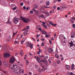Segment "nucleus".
<instances>
[{
    "mask_svg": "<svg viewBox=\"0 0 75 75\" xmlns=\"http://www.w3.org/2000/svg\"><path fill=\"white\" fill-rule=\"evenodd\" d=\"M70 21L72 23H74V21L73 20V19H72H72H70Z\"/></svg>",
    "mask_w": 75,
    "mask_h": 75,
    "instance_id": "c85d7f7f",
    "label": "nucleus"
},
{
    "mask_svg": "<svg viewBox=\"0 0 75 75\" xmlns=\"http://www.w3.org/2000/svg\"><path fill=\"white\" fill-rule=\"evenodd\" d=\"M41 17H42L43 18H45V16L44 15H41Z\"/></svg>",
    "mask_w": 75,
    "mask_h": 75,
    "instance_id": "c03bdc74",
    "label": "nucleus"
},
{
    "mask_svg": "<svg viewBox=\"0 0 75 75\" xmlns=\"http://www.w3.org/2000/svg\"><path fill=\"white\" fill-rule=\"evenodd\" d=\"M29 55H30V56L32 55V54H31V53H30V52H29Z\"/></svg>",
    "mask_w": 75,
    "mask_h": 75,
    "instance_id": "e2e57ef3",
    "label": "nucleus"
},
{
    "mask_svg": "<svg viewBox=\"0 0 75 75\" xmlns=\"http://www.w3.org/2000/svg\"><path fill=\"white\" fill-rule=\"evenodd\" d=\"M71 37L72 38H74V36L73 35V34L72 35H71Z\"/></svg>",
    "mask_w": 75,
    "mask_h": 75,
    "instance_id": "13d9d810",
    "label": "nucleus"
},
{
    "mask_svg": "<svg viewBox=\"0 0 75 75\" xmlns=\"http://www.w3.org/2000/svg\"><path fill=\"white\" fill-rule=\"evenodd\" d=\"M27 29H29L30 27L29 26H27L26 27Z\"/></svg>",
    "mask_w": 75,
    "mask_h": 75,
    "instance_id": "4c0bfd02",
    "label": "nucleus"
},
{
    "mask_svg": "<svg viewBox=\"0 0 75 75\" xmlns=\"http://www.w3.org/2000/svg\"><path fill=\"white\" fill-rule=\"evenodd\" d=\"M29 8V7H27L26 10H28Z\"/></svg>",
    "mask_w": 75,
    "mask_h": 75,
    "instance_id": "680f3d73",
    "label": "nucleus"
},
{
    "mask_svg": "<svg viewBox=\"0 0 75 75\" xmlns=\"http://www.w3.org/2000/svg\"><path fill=\"white\" fill-rule=\"evenodd\" d=\"M72 27L73 28H75V24H73Z\"/></svg>",
    "mask_w": 75,
    "mask_h": 75,
    "instance_id": "f704fd0d",
    "label": "nucleus"
},
{
    "mask_svg": "<svg viewBox=\"0 0 75 75\" xmlns=\"http://www.w3.org/2000/svg\"><path fill=\"white\" fill-rule=\"evenodd\" d=\"M33 44H31V46H29V47H30V48H31V49H32L33 48Z\"/></svg>",
    "mask_w": 75,
    "mask_h": 75,
    "instance_id": "c756f323",
    "label": "nucleus"
},
{
    "mask_svg": "<svg viewBox=\"0 0 75 75\" xmlns=\"http://www.w3.org/2000/svg\"><path fill=\"white\" fill-rule=\"evenodd\" d=\"M4 65L5 67H7L8 66L7 63L5 62H4Z\"/></svg>",
    "mask_w": 75,
    "mask_h": 75,
    "instance_id": "9b49d317",
    "label": "nucleus"
},
{
    "mask_svg": "<svg viewBox=\"0 0 75 75\" xmlns=\"http://www.w3.org/2000/svg\"><path fill=\"white\" fill-rule=\"evenodd\" d=\"M11 7H13V10H16V8H17V7L14 4H12Z\"/></svg>",
    "mask_w": 75,
    "mask_h": 75,
    "instance_id": "6e6552de",
    "label": "nucleus"
},
{
    "mask_svg": "<svg viewBox=\"0 0 75 75\" xmlns=\"http://www.w3.org/2000/svg\"><path fill=\"white\" fill-rule=\"evenodd\" d=\"M66 67L67 69H69L70 68V66H69V65H66Z\"/></svg>",
    "mask_w": 75,
    "mask_h": 75,
    "instance_id": "4be33fe9",
    "label": "nucleus"
},
{
    "mask_svg": "<svg viewBox=\"0 0 75 75\" xmlns=\"http://www.w3.org/2000/svg\"><path fill=\"white\" fill-rule=\"evenodd\" d=\"M23 9H26V7L25 6H23Z\"/></svg>",
    "mask_w": 75,
    "mask_h": 75,
    "instance_id": "de8ad7c7",
    "label": "nucleus"
},
{
    "mask_svg": "<svg viewBox=\"0 0 75 75\" xmlns=\"http://www.w3.org/2000/svg\"><path fill=\"white\" fill-rule=\"evenodd\" d=\"M13 21L14 22L15 24H17L18 22V18L16 17L13 19Z\"/></svg>",
    "mask_w": 75,
    "mask_h": 75,
    "instance_id": "39448f33",
    "label": "nucleus"
},
{
    "mask_svg": "<svg viewBox=\"0 0 75 75\" xmlns=\"http://www.w3.org/2000/svg\"><path fill=\"white\" fill-rule=\"evenodd\" d=\"M23 50H21L20 52V55L21 56H23Z\"/></svg>",
    "mask_w": 75,
    "mask_h": 75,
    "instance_id": "aec40b11",
    "label": "nucleus"
},
{
    "mask_svg": "<svg viewBox=\"0 0 75 75\" xmlns=\"http://www.w3.org/2000/svg\"><path fill=\"white\" fill-rule=\"evenodd\" d=\"M41 33L43 35H45V34H47V33H48L47 32V31H45V30H42Z\"/></svg>",
    "mask_w": 75,
    "mask_h": 75,
    "instance_id": "1a4fd4ad",
    "label": "nucleus"
},
{
    "mask_svg": "<svg viewBox=\"0 0 75 75\" xmlns=\"http://www.w3.org/2000/svg\"><path fill=\"white\" fill-rule=\"evenodd\" d=\"M45 60L44 59H41V60H40H40H39V63H40L41 62H44L45 63Z\"/></svg>",
    "mask_w": 75,
    "mask_h": 75,
    "instance_id": "4468645a",
    "label": "nucleus"
},
{
    "mask_svg": "<svg viewBox=\"0 0 75 75\" xmlns=\"http://www.w3.org/2000/svg\"><path fill=\"white\" fill-rule=\"evenodd\" d=\"M44 45H45V43L44 42H42L41 45L42 47H44Z\"/></svg>",
    "mask_w": 75,
    "mask_h": 75,
    "instance_id": "72a5a7b5",
    "label": "nucleus"
},
{
    "mask_svg": "<svg viewBox=\"0 0 75 75\" xmlns=\"http://www.w3.org/2000/svg\"><path fill=\"white\" fill-rule=\"evenodd\" d=\"M35 58L36 59H37V61H38V62L39 63L40 60V58H39L37 56L36 57V56H35Z\"/></svg>",
    "mask_w": 75,
    "mask_h": 75,
    "instance_id": "9d476101",
    "label": "nucleus"
},
{
    "mask_svg": "<svg viewBox=\"0 0 75 75\" xmlns=\"http://www.w3.org/2000/svg\"><path fill=\"white\" fill-rule=\"evenodd\" d=\"M49 23L52 26H56V24H54V23H53L52 22H50Z\"/></svg>",
    "mask_w": 75,
    "mask_h": 75,
    "instance_id": "f8f14e48",
    "label": "nucleus"
},
{
    "mask_svg": "<svg viewBox=\"0 0 75 75\" xmlns=\"http://www.w3.org/2000/svg\"><path fill=\"white\" fill-rule=\"evenodd\" d=\"M18 64L19 65H21V63L20 61H18Z\"/></svg>",
    "mask_w": 75,
    "mask_h": 75,
    "instance_id": "864d4df0",
    "label": "nucleus"
},
{
    "mask_svg": "<svg viewBox=\"0 0 75 75\" xmlns=\"http://www.w3.org/2000/svg\"><path fill=\"white\" fill-rule=\"evenodd\" d=\"M52 65L54 66H56V63L55 62H53Z\"/></svg>",
    "mask_w": 75,
    "mask_h": 75,
    "instance_id": "a878e982",
    "label": "nucleus"
},
{
    "mask_svg": "<svg viewBox=\"0 0 75 75\" xmlns=\"http://www.w3.org/2000/svg\"><path fill=\"white\" fill-rule=\"evenodd\" d=\"M46 15L47 16H50V14L49 13H48V12H47V11H46Z\"/></svg>",
    "mask_w": 75,
    "mask_h": 75,
    "instance_id": "bb28decb",
    "label": "nucleus"
},
{
    "mask_svg": "<svg viewBox=\"0 0 75 75\" xmlns=\"http://www.w3.org/2000/svg\"><path fill=\"white\" fill-rule=\"evenodd\" d=\"M34 8H37L38 7V5H37V4H34Z\"/></svg>",
    "mask_w": 75,
    "mask_h": 75,
    "instance_id": "b1692460",
    "label": "nucleus"
},
{
    "mask_svg": "<svg viewBox=\"0 0 75 75\" xmlns=\"http://www.w3.org/2000/svg\"><path fill=\"white\" fill-rule=\"evenodd\" d=\"M18 74H20L21 73V72H17Z\"/></svg>",
    "mask_w": 75,
    "mask_h": 75,
    "instance_id": "5fc2aeb1",
    "label": "nucleus"
},
{
    "mask_svg": "<svg viewBox=\"0 0 75 75\" xmlns=\"http://www.w3.org/2000/svg\"><path fill=\"white\" fill-rule=\"evenodd\" d=\"M16 34V33H13V37H14L15 35Z\"/></svg>",
    "mask_w": 75,
    "mask_h": 75,
    "instance_id": "49530a36",
    "label": "nucleus"
},
{
    "mask_svg": "<svg viewBox=\"0 0 75 75\" xmlns=\"http://www.w3.org/2000/svg\"><path fill=\"white\" fill-rule=\"evenodd\" d=\"M60 7H57V10H60Z\"/></svg>",
    "mask_w": 75,
    "mask_h": 75,
    "instance_id": "09e8293b",
    "label": "nucleus"
},
{
    "mask_svg": "<svg viewBox=\"0 0 75 75\" xmlns=\"http://www.w3.org/2000/svg\"><path fill=\"white\" fill-rule=\"evenodd\" d=\"M35 67H36V68H37V67H38V66L37 65H35Z\"/></svg>",
    "mask_w": 75,
    "mask_h": 75,
    "instance_id": "69168bd1",
    "label": "nucleus"
},
{
    "mask_svg": "<svg viewBox=\"0 0 75 75\" xmlns=\"http://www.w3.org/2000/svg\"><path fill=\"white\" fill-rule=\"evenodd\" d=\"M45 64V65H46V67H48V65H47L48 64V62H47V61H46V60H45V63H44Z\"/></svg>",
    "mask_w": 75,
    "mask_h": 75,
    "instance_id": "2eb2a0df",
    "label": "nucleus"
},
{
    "mask_svg": "<svg viewBox=\"0 0 75 75\" xmlns=\"http://www.w3.org/2000/svg\"><path fill=\"white\" fill-rule=\"evenodd\" d=\"M74 40L73 39H72L69 42V44L70 45V48L72 50H75V45H74Z\"/></svg>",
    "mask_w": 75,
    "mask_h": 75,
    "instance_id": "f03ea898",
    "label": "nucleus"
},
{
    "mask_svg": "<svg viewBox=\"0 0 75 75\" xmlns=\"http://www.w3.org/2000/svg\"><path fill=\"white\" fill-rule=\"evenodd\" d=\"M36 69H37V71H38L39 72H41V69L40 68H37Z\"/></svg>",
    "mask_w": 75,
    "mask_h": 75,
    "instance_id": "dca6fc26",
    "label": "nucleus"
},
{
    "mask_svg": "<svg viewBox=\"0 0 75 75\" xmlns=\"http://www.w3.org/2000/svg\"><path fill=\"white\" fill-rule=\"evenodd\" d=\"M33 10L34 11L35 14H36V12L37 11V10H36L35 8H33Z\"/></svg>",
    "mask_w": 75,
    "mask_h": 75,
    "instance_id": "cd10ccee",
    "label": "nucleus"
},
{
    "mask_svg": "<svg viewBox=\"0 0 75 75\" xmlns=\"http://www.w3.org/2000/svg\"><path fill=\"white\" fill-rule=\"evenodd\" d=\"M42 13H45V14H46V11H43Z\"/></svg>",
    "mask_w": 75,
    "mask_h": 75,
    "instance_id": "a18cd8bd",
    "label": "nucleus"
},
{
    "mask_svg": "<svg viewBox=\"0 0 75 75\" xmlns=\"http://www.w3.org/2000/svg\"><path fill=\"white\" fill-rule=\"evenodd\" d=\"M30 44L29 42H26L25 43L26 45V47H29V44Z\"/></svg>",
    "mask_w": 75,
    "mask_h": 75,
    "instance_id": "ddd939ff",
    "label": "nucleus"
},
{
    "mask_svg": "<svg viewBox=\"0 0 75 75\" xmlns=\"http://www.w3.org/2000/svg\"><path fill=\"white\" fill-rule=\"evenodd\" d=\"M49 42L50 44H51L52 43V42L51 41V40H49Z\"/></svg>",
    "mask_w": 75,
    "mask_h": 75,
    "instance_id": "0e129e2a",
    "label": "nucleus"
},
{
    "mask_svg": "<svg viewBox=\"0 0 75 75\" xmlns=\"http://www.w3.org/2000/svg\"><path fill=\"white\" fill-rule=\"evenodd\" d=\"M30 13L31 14H33V10H31L30 11Z\"/></svg>",
    "mask_w": 75,
    "mask_h": 75,
    "instance_id": "ea45409f",
    "label": "nucleus"
},
{
    "mask_svg": "<svg viewBox=\"0 0 75 75\" xmlns=\"http://www.w3.org/2000/svg\"><path fill=\"white\" fill-rule=\"evenodd\" d=\"M9 20H10V18H8V21L6 23H7V24H10V21H9Z\"/></svg>",
    "mask_w": 75,
    "mask_h": 75,
    "instance_id": "2f4dec72",
    "label": "nucleus"
},
{
    "mask_svg": "<svg viewBox=\"0 0 75 75\" xmlns=\"http://www.w3.org/2000/svg\"><path fill=\"white\" fill-rule=\"evenodd\" d=\"M24 41H23V40H22V42H21V44H23V42H24Z\"/></svg>",
    "mask_w": 75,
    "mask_h": 75,
    "instance_id": "052dcab7",
    "label": "nucleus"
},
{
    "mask_svg": "<svg viewBox=\"0 0 75 75\" xmlns=\"http://www.w3.org/2000/svg\"><path fill=\"white\" fill-rule=\"evenodd\" d=\"M40 65H41V67H42L43 68H44L45 67L44 65L43 64V63H40Z\"/></svg>",
    "mask_w": 75,
    "mask_h": 75,
    "instance_id": "6ab92c4d",
    "label": "nucleus"
},
{
    "mask_svg": "<svg viewBox=\"0 0 75 75\" xmlns=\"http://www.w3.org/2000/svg\"><path fill=\"white\" fill-rule=\"evenodd\" d=\"M26 28H24V29H23V30L22 31H24V30H26Z\"/></svg>",
    "mask_w": 75,
    "mask_h": 75,
    "instance_id": "bf43d9fd",
    "label": "nucleus"
},
{
    "mask_svg": "<svg viewBox=\"0 0 75 75\" xmlns=\"http://www.w3.org/2000/svg\"><path fill=\"white\" fill-rule=\"evenodd\" d=\"M29 74L30 75H31L32 74V73L31 72H29Z\"/></svg>",
    "mask_w": 75,
    "mask_h": 75,
    "instance_id": "6e6d98bb",
    "label": "nucleus"
},
{
    "mask_svg": "<svg viewBox=\"0 0 75 75\" xmlns=\"http://www.w3.org/2000/svg\"><path fill=\"white\" fill-rule=\"evenodd\" d=\"M44 28H47V26L45 24V25L44 26Z\"/></svg>",
    "mask_w": 75,
    "mask_h": 75,
    "instance_id": "79ce46f5",
    "label": "nucleus"
},
{
    "mask_svg": "<svg viewBox=\"0 0 75 75\" xmlns=\"http://www.w3.org/2000/svg\"><path fill=\"white\" fill-rule=\"evenodd\" d=\"M21 19L24 22L26 23H27L29 22L30 21V19L28 18H23V17H21Z\"/></svg>",
    "mask_w": 75,
    "mask_h": 75,
    "instance_id": "7ed1b4c3",
    "label": "nucleus"
},
{
    "mask_svg": "<svg viewBox=\"0 0 75 75\" xmlns=\"http://www.w3.org/2000/svg\"><path fill=\"white\" fill-rule=\"evenodd\" d=\"M37 54L38 55H39V54H40V51H38Z\"/></svg>",
    "mask_w": 75,
    "mask_h": 75,
    "instance_id": "4d7b16f0",
    "label": "nucleus"
},
{
    "mask_svg": "<svg viewBox=\"0 0 75 75\" xmlns=\"http://www.w3.org/2000/svg\"><path fill=\"white\" fill-rule=\"evenodd\" d=\"M64 41L62 42V43L63 45H65L66 44V40H65V39H64Z\"/></svg>",
    "mask_w": 75,
    "mask_h": 75,
    "instance_id": "412c9836",
    "label": "nucleus"
},
{
    "mask_svg": "<svg viewBox=\"0 0 75 75\" xmlns=\"http://www.w3.org/2000/svg\"><path fill=\"white\" fill-rule=\"evenodd\" d=\"M65 7H63V6H61V9H62L64 8H65Z\"/></svg>",
    "mask_w": 75,
    "mask_h": 75,
    "instance_id": "37998d69",
    "label": "nucleus"
},
{
    "mask_svg": "<svg viewBox=\"0 0 75 75\" xmlns=\"http://www.w3.org/2000/svg\"><path fill=\"white\" fill-rule=\"evenodd\" d=\"M59 39H62V40L63 39H66V38L65 37H64V35H59Z\"/></svg>",
    "mask_w": 75,
    "mask_h": 75,
    "instance_id": "423d86ee",
    "label": "nucleus"
},
{
    "mask_svg": "<svg viewBox=\"0 0 75 75\" xmlns=\"http://www.w3.org/2000/svg\"><path fill=\"white\" fill-rule=\"evenodd\" d=\"M74 64H73L71 67V70H73L74 69Z\"/></svg>",
    "mask_w": 75,
    "mask_h": 75,
    "instance_id": "f3484780",
    "label": "nucleus"
},
{
    "mask_svg": "<svg viewBox=\"0 0 75 75\" xmlns=\"http://www.w3.org/2000/svg\"><path fill=\"white\" fill-rule=\"evenodd\" d=\"M70 74H71V75H73V72H71L70 73Z\"/></svg>",
    "mask_w": 75,
    "mask_h": 75,
    "instance_id": "338daca9",
    "label": "nucleus"
},
{
    "mask_svg": "<svg viewBox=\"0 0 75 75\" xmlns=\"http://www.w3.org/2000/svg\"><path fill=\"white\" fill-rule=\"evenodd\" d=\"M44 58L45 59H48V56H46L45 58Z\"/></svg>",
    "mask_w": 75,
    "mask_h": 75,
    "instance_id": "e433bc0d",
    "label": "nucleus"
},
{
    "mask_svg": "<svg viewBox=\"0 0 75 75\" xmlns=\"http://www.w3.org/2000/svg\"><path fill=\"white\" fill-rule=\"evenodd\" d=\"M56 63L57 64H59L60 63V60H58L56 62Z\"/></svg>",
    "mask_w": 75,
    "mask_h": 75,
    "instance_id": "5701e85b",
    "label": "nucleus"
},
{
    "mask_svg": "<svg viewBox=\"0 0 75 75\" xmlns=\"http://www.w3.org/2000/svg\"><path fill=\"white\" fill-rule=\"evenodd\" d=\"M48 61H49V62H50V63H51L52 62L51 61V60H50V59H48Z\"/></svg>",
    "mask_w": 75,
    "mask_h": 75,
    "instance_id": "8fccbe9b",
    "label": "nucleus"
},
{
    "mask_svg": "<svg viewBox=\"0 0 75 75\" xmlns=\"http://www.w3.org/2000/svg\"><path fill=\"white\" fill-rule=\"evenodd\" d=\"M4 57L5 58H7L10 57V53L8 52H5L4 54Z\"/></svg>",
    "mask_w": 75,
    "mask_h": 75,
    "instance_id": "20e7f679",
    "label": "nucleus"
},
{
    "mask_svg": "<svg viewBox=\"0 0 75 75\" xmlns=\"http://www.w3.org/2000/svg\"><path fill=\"white\" fill-rule=\"evenodd\" d=\"M50 2L49 1H47L46 2V4L47 6H49L50 5Z\"/></svg>",
    "mask_w": 75,
    "mask_h": 75,
    "instance_id": "a211bd4d",
    "label": "nucleus"
},
{
    "mask_svg": "<svg viewBox=\"0 0 75 75\" xmlns=\"http://www.w3.org/2000/svg\"><path fill=\"white\" fill-rule=\"evenodd\" d=\"M15 61L14 57L13 56L10 59V65L11 64V66L13 67L14 68H16L17 67V66L16 64H13L14 61Z\"/></svg>",
    "mask_w": 75,
    "mask_h": 75,
    "instance_id": "f257e3e1",
    "label": "nucleus"
},
{
    "mask_svg": "<svg viewBox=\"0 0 75 75\" xmlns=\"http://www.w3.org/2000/svg\"><path fill=\"white\" fill-rule=\"evenodd\" d=\"M38 30H40V31H41V32H42V28H39Z\"/></svg>",
    "mask_w": 75,
    "mask_h": 75,
    "instance_id": "c9c22d12",
    "label": "nucleus"
},
{
    "mask_svg": "<svg viewBox=\"0 0 75 75\" xmlns=\"http://www.w3.org/2000/svg\"><path fill=\"white\" fill-rule=\"evenodd\" d=\"M23 33H24L25 35H26L27 34V33L26 32H24Z\"/></svg>",
    "mask_w": 75,
    "mask_h": 75,
    "instance_id": "58836bf2",
    "label": "nucleus"
},
{
    "mask_svg": "<svg viewBox=\"0 0 75 75\" xmlns=\"http://www.w3.org/2000/svg\"><path fill=\"white\" fill-rule=\"evenodd\" d=\"M48 49L50 53H52L53 51V49H51V47H48Z\"/></svg>",
    "mask_w": 75,
    "mask_h": 75,
    "instance_id": "0eeeda50",
    "label": "nucleus"
},
{
    "mask_svg": "<svg viewBox=\"0 0 75 75\" xmlns=\"http://www.w3.org/2000/svg\"><path fill=\"white\" fill-rule=\"evenodd\" d=\"M55 56L56 57H57V58H59V55H57V54L55 55Z\"/></svg>",
    "mask_w": 75,
    "mask_h": 75,
    "instance_id": "473e14b6",
    "label": "nucleus"
},
{
    "mask_svg": "<svg viewBox=\"0 0 75 75\" xmlns=\"http://www.w3.org/2000/svg\"><path fill=\"white\" fill-rule=\"evenodd\" d=\"M45 37L46 38H49V36H48V35H47V34H45Z\"/></svg>",
    "mask_w": 75,
    "mask_h": 75,
    "instance_id": "a19ab883",
    "label": "nucleus"
},
{
    "mask_svg": "<svg viewBox=\"0 0 75 75\" xmlns=\"http://www.w3.org/2000/svg\"><path fill=\"white\" fill-rule=\"evenodd\" d=\"M21 5L22 6H23V3H21Z\"/></svg>",
    "mask_w": 75,
    "mask_h": 75,
    "instance_id": "603ef678",
    "label": "nucleus"
},
{
    "mask_svg": "<svg viewBox=\"0 0 75 75\" xmlns=\"http://www.w3.org/2000/svg\"><path fill=\"white\" fill-rule=\"evenodd\" d=\"M42 23H43V24L42 25V26H43V27L44 28V25H45L46 24V23L45 22H43Z\"/></svg>",
    "mask_w": 75,
    "mask_h": 75,
    "instance_id": "393cba45",
    "label": "nucleus"
},
{
    "mask_svg": "<svg viewBox=\"0 0 75 75\" xmlns=\"http://www.w3.org/2000/svg\"><path fill=\"white\" fill-rule=\"evenodd\" d=\"M32 40H34V41H35V39H34V38H32Z\"/></svg>",
    "mask_w": 75,
    "mask_h": 75,
    "instance_id": "774afa93",
    "label": "nucleus"
},
{
    "mask_svg": "<svg viewBox=\"0 0 75 75\" xmlns=\"http://www.w3.org/2000/svg\"><path fill=\"white\" fill-rule=\"evenodd\" d=\"M26 65H28L29 63L28 60H27V61H26Z\"/></svg>",
    "mask_w": 75,
    "mask_h": 75,
    "instance_id": "7c9ffc66",
    "label": "nucleus"
},
{
    "mask_svg": "<svg viewBox=\"0 0 75 75\" xmlns=\"http://www.w3.org/2000/svg\"><path fill=\"white\" fill-rule=\"evenodd\" d=\"M39 52H42V51L40 49H39Z\"/></svg>",
    "mask_w": 75,
    "mask_h": 75,
    "instance_id": "3c124183",
    "label": "nucleus"
}]
</instances>
